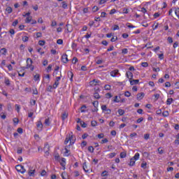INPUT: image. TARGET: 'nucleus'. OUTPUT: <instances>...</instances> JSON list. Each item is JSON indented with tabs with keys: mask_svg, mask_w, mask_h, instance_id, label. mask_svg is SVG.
<instances>
[{
	"mask_svg": "<svg viewBox=\"0 0 179 179\" xmlns=\"http://www.w3.org/2000/svg\"><path fill=\"white\" fill-rule=\"evenodd\" d=\"M117 40H118V37L117 36H113L111 39H110V41L112 43H114L115 41H117Z\"/></svg>",
	"mask_w": 179,
	"mask_h": 179,
	"instance_id": "44",
	"label": "nucleus"
},
{
	"mask_svg": "<svg viewBox=\"0 0 179 179\" xmlns=\"http://www.w3.org/2000/svg\"><path fill=\"white\" fill-rule=\"evenodd\" d=\"M32 65H33V60H31V58H27L26 69H30L31 71H34V66H32Z\"/></svg>",
	"mask_w": 179,
	"mask_h": 179,
	"instance_id": "1",
	"label": "nucleus"
},
{
	"mask_svg": "<svg viewBox=\"0 0 179 179\" xmlns=\"http://www.w3.org/2000/svg\"><path fill=\"white\" fill-rule=\"evenodd\" d=\"M127 77L129 80H132V78H134V74L131 71H127L126 73Z\"/></svg>",
	"mask_w": 179,
	"mask_h": 179,
	"instance_id": "8",
	"label": "nucleus"
},
{
	"mask_svg": "<svg viewBox=\"0 0 179 179\" xmlns=\"http://www.w3.org/2000/svg\"><path fill=\"white\" fill-rule=\"evenodd\" d=\"M142 121H143V117H140L136 120V123L137 124H141V122H142Z\"/></svg>",
	"mask_w": 179,
	"mask_h": 179,
	"instance_id": "52",
	"label": "nucleus"
},
{
	"mask_svg": "<svg viewBox=\"0 0 179 179\" xmlns=\"http://www.w3.org/2000/svg\"><path fill=\"white\" fill-rule=\"evenodd\" d=\"M5 83L6 85V86H10V81L9 80V79H6Z\"/></svg>",
	"mask_w": 179,
	"mask_h": 179,
	"instance_id": "49",
	"label": "nucleus"
},
{
	"mask_svg": "<svg viewBox=\"0 0 179 179\" xmlns=\"http://www.w3.org/2000/svg\"><path fill=\"white\" fill-rule=\"evenodd\" d=\"M17 131L18 132V134H23V129L20 127L17 129Z\"/></svg>",
	"mask_w": 179,
	"mask_h": 179,
	"instance_id": "62",
	"label": "nucleus"
},
{
	"mask_svg": "<svg viewBox=\"0 0 179 179\" xmlns=\"http://www.w3.org/2000/svg\"><path fill=\"white\" fill-rule=\"evenodd\" d=\"M62 5L63 9H66V8H68V3H66V1H62Z\"/></svg>",
	"mask_w": 179,
	"mask_h": 179,
	"instance_id": "23",
	"label": "nucleus"
},
{
	"mask_svg": "<svg viewBox=\"0 0 179 179\" xmlns=\"http://www.w3.org/2000/svg\"><path fill=\"white\" fill-rule=\"evenodd\" d=\"M94 108H97V107H99V101H95L92 103Z\"/></svg>",
	"mask_w": 179,
	"mask_h": 179,
	"instance_id": "29",
	"label": "nucleus"
},
{
	"mask_svg": "<svg viewBox=\"0 0 179 179\" xmlns=\"http://www.w3.org/2000/svg\"><path fill=\"white\" fill-rule=\"evenodd\" d=\"M57 44H59V45H62V44H64V41H63L62 39H58V40L57 41Z\"/></svg>",
	"mask_w": 179,
	"mask_h": 179,
	"instance_id": "51",
	"label": "nucleus"
},
{
	"mask_svg": "<svg viewBox=\"0 0 179 179\" xmlns=\"http://www.w3.org/2000/svg\"><path fill=\"white\" fill-rule=\"evenodd\" d=\"M58 85H59V81L55 80L52 85L53 89H57V87H58Z\"/></svg>",
	"mask_w": 179,
	"mask_h": 179,
	"instance_id": "21",
	"label": "nucleus"
},
{
	"mask_svg": "<svg viewBox=\"0 0 179 179\" xmlns=\"http://www.w3.org/2000/svg\"><path fill=\"white\" fill-rule=\"evenodd\" d=\"M31 19H32V17L31 16H29V17H27L26 18V23H30V22H31Z\"/></svg>",
	"mask_w": 179,
	"mask_h": 179,
	"instance_id": "34",
	"label": "nucleus"
},
{
	"mask_svg": "<svg viewBox=\"0 0 179 179\" xmlns=\"http://www.w3.org/2000/svg\"><path fill=\"white\" fill-rule=\"evenodd\" d=\"M64 150H66L65 152H64V156H66V157H68V156H69V155H71V153H70V150L68 149V146H66L65 148H64Z\"/></svg>",
	"mask_w": 179,
	"mask_h": 179,
	"instance_id": "12",
	"label": "nucleus"
},
{
	"mask_svg": "<svg viewBox=\"0 0 179 179\" xmlns=\"http://www.w3.org/2000/svg\"><path fill=\"white\" fill-rule=\"evenodd\" d=\"M118 72H119V71L117 69L112 71L110 72V76H113V78H115V76H117V75H118Z\"/></svg>",
	"mask_w": 179,
	"mask_h": 179,
	"instance_id": "10",
	"label": "nucleus"
},
{
	"mask_svg": "<svg viewBox=\"0 0 179 179\" xmlns=\"http://www.w3.org/2000/svg\"><path fill=\"white\" fill-rule=\"evenodd\" d=\"M92 127H97V122L96 120H93L91 122Z\"/></svg>",
	"mask_w": 179,
	"mask_h": 179,
	"instance_id": "38",
	"label": "nucleus"
},
{
	"mask_svg": "<svg viewBox=\"0 0 179 179\" xmlns=\"http://www.w3.org/2000/svg\"><path fill=\"white\" fill-rule=\"evenodd\" d=\"M67 118H68V113H66V112L63 113L62 115V121H65V120H66Z\"/></svg>",
	"mask_w": 179,
	"mask_h": 179,
	"instance_id": "14",
	"label": "nucleus"
},
{
	"mask_svg": "<svg viewBox=\"0 0 179 179\" xmlns=\"http://www.w3.org/2000/svg\"><path fill=\"white\" fill-rule=\"evenodd\" d=\"M71 142V138H69V137H66L65 141H64V145H68V143Z\"/></svg>",
	"mask_w": 179,
	"mask_h": 179,
	"instance_id": "40",
	"label": "nucleus"
},
{
	"mask_svg": "<svg viewBox=\"0 0 179 179\" xmlns=\"http://www.w3.org/2000/svg\"><path fill=\"white\" fill-rule=\"evenodd\" d=\"M106 99H111L113 97V95H111V93L108 92L106 94Z\"/></svg>",
	"mask_w": 179,
	"mask_h": 179,
	"instance_id": "41",
	"label": "nucleus"
},
{
	"mask_svg": "<svg viewBox=\"0 0 179 179\" xmlns=\"http://www.w3.org/2000/svg\"><path fill=\"white\" fill-rule=\"evenodd\" d=\"M167 41H169V43L170 44L173 43V38L169 36V37H168Z\"/></svg>",
	"mask_w": 179,
	"mask_h": 179,
	"instance_id": "60",
	"label": "nucleus"
},
{
	"mask_svg": "<svg viewBox=\"0 0 179 179\" xmlns=\"http://www.w3.org/2000/svg\"><path fill=\"white\" fill-rule=\"evenodd\" d=\"M38 44L39 45H44L45 44V41H39Z\"/></svg>",
	"mask_w": 179,
	"mask_h": 179,
	"instance_id": "58",
	"label": "nucleus"
},
{
	"mask_svg": "<svg viewBox=\"0 0 179 179\" xmlns=\"http://www.w3.org/2000/svg\"><path fill=\"white\" fill-rule=\"evenodd\" d=\"M71 134H69V139H70V145H73L75 143L74 141H72V139H73V135H72V132Z\"/></svg>",
	"mask_w": 179,
	"mask_h": 179,
	"instance_id": "15",
	"label": "nucleus"
},
{
	"mask_svg": "<svg viewBox=\"0 0 179 179\" xmlns=\"http://www.w3.org/2000/svg\"><path fill=\"white\" fill-rule=\"evenodd\" d=\"M97 83H100V80L94 79L93 80L90 82V86H97Z\"/></svg>",
	"mask_w": 179,
	"mask_h": 179,
	"instance_id": "4",
	"label": "nucleus"
},
{
	"mask_svg": "<svg viewBox=\"0 0 179 179\" xmlns=\"http://www.w3.org/2000/svg\"><path fill=\"white\" fill-rule=\"evenodd\" d=\"M68 76L70 78L71 82H73V73L72 71L68 72Z\"/></svg>",
	"mask_w": 179,
	"mask_h": 179,
	"instance_id": "13",
	"label": "nucleus"
},
{
	"mask_svg": "<svg viewBox=\"0 0 179 179\" xmlns=\"http://www.w3.org/2000/svg\"><path fill=\"white\" fill-rule=\"evenodd\" d=\"M145 97V93L141 92L137 94V100H142Z\"/></svg>",
	"mask_w": 179,
	"mask_h": 179,
	"instance_id": "9",
	"label": "nucleus"
},
{
	"mask_svg": "<svg viewBox=\"0 0 179 179\" xmlns=\"http://www.w3.org/2000/svg\"><path fill=\"white\" fill-rule=\"evenodd\" d=\"M104 89H105V90H111V86L109 85H106L104 86Z\"/></svg>",
	"mask_w": 179,
	"mask_h": 179,
	"instance_id": "43",
	"label": "nucleus"
},
{
	"mask_svg": "<svg viewBox=\"0 0 179 179\" xmlns=\"http://www.w3.org/2000/svg\"><path fill=\"white\" fill-rule=\"evenodd\" d=\"M83 169L85 173H89V170H86L87 169V165H86V162H85L83 164Z\"/></svg>",
	"mask_w": 179,
	"mask_h": 179,
	"instance_id": "18",
	"label": "nucleus"
},
{
	"mask_svg": "<svg viewBox=\"0 0 179 179\" xmlns=\"http://www.w3.org/2000/svg\"><path fill=\"white\" fill-rule=\"evenodd\" d=\"M43 150L45 153V155H47L48 156V155L50 154V145H45V147L43 148Z\"/></svg>",
	"mask_w": 179,
	"mask_h": 179,
	"instance_id": "7",
	"label": "nucleus"
},
{
	"mask_svg": "<svg viewBox=\"0 0 179 179\" xmlns=\"http://www.w3.org/2000/svg\"><path fill=\"white\" fill-rule=\"evenodd\" d=\"M22 41H24V43L29 41V37L27 36L22 37Z\"/></svg>",
	"mask_w": 179,
	"mask_h": 179,
	"instance_id": "50",
	"label": "nucleus"
},
{
	"mask_svg": "<svg viewBox=\"0 0 179 179\" xmlns=\"http://www.w3.org/2000/svg\"><path fill=\"white\" fill-rule=\"evenodd\" d=\"M80 124L82 128H87V124H86V123H85V122H83V121H80Z\"/></svg>",
	"mask_w": 179,
	"mask_h": 179,
	"instance_id": "22",
	"label": "nucleus"
},
{
	"mask_svg": "<svg viewBox=\"0 0 179 179\" xmlns=\"http://www.w3.org/2000/svg\"><path fill=\"white\" fill-rule=\"evenodd\" d=\"M92 10H93V12H97V10H99V7H97V6H94L92 8Z\"/></svg>",
	"mask_w": 179,
	"mask_h": 179,
	"instance_id": "55",
	"label": "nucleus"
},
{
	"mask_svg": "<svg viewBox=\"0 0 179 179\" xmlns=\"http://www.w3.org/2000/svg\"><path fill=\"white\" fill-rule=\"evenodd\" d=\"M88 150L90 152V153H93L94 152V148H93V146H89Z\"/></svg>",
	"mask_w": 179,
	"mask_h": 179,
	"instance_id": "36",
	"label": "nucleus"
},
{
	"mask_svg": "<svg viewBox=\"0 0 179 179\" xmlns=\"http://www.w3.org/2000/svg\"><path fill=\"white\" fill-rule=\"evenodd\" d=\"M0 52L2 54V55H6V52H8V50L6 48H3L0 50Z\"/></svg>",
	"mask_w": 179,
	"mask_h": 179,
	"instance_id": "16",
	"label": "nucleus"
},
{
	"mask_svg": "<svg viewBox=\"0 0 179 179\" xmlns=\"http://www.w3.org/2000/svg\"><path fill=\"white\" fill-rule=\"evenodd\" d=\"M173 101H174V100L173 99V98H169L166 101V104L167 106H170V104H171V103H173Z\"/></svg>",
	"mask_w": 179,
	"mask_h": 179,
	"instance_id": "19",
	"label": "nucleus"
},
{
	"mask_svg": "<svg viewBox=\"0 0 179 179\" xmlns=\"http://www.w3.org/2000/svg\"><path fill=\"white\" fill-rule=\"evenodd\" d=\"M130 85L131 86H134V85H138V83H139V80H130Z\"/></svg>",
	"mask_w": 179,
	"mask_h": 179,
	"instance_id": "11",
	"label": "nucleus"
},
{
	"mask_svg": "<svg viewBox=\"0 0 179 179\" xmlns=\"http://www.w3.org/2000/svg\"><path fill=\"white\" fill-rule=\"evenodd\" d=\"M129 165L130 166H135V159H134V158H131V159H130V163L129 164Z\"/></svg>",
	"mask_w": 179,
	"mask_h": 179,
	"instance_id": "20",
	"label": "nucleus"
},
{
	"mask_svg": "<svg viewBox=\"0 0 179 179\" xmlns=\"http://www.w3.org/2000/svg\"><path fill=\"white\" fill-rule=\"evenodd\" d=\"M123 13H124L125 15L129 13V10L128 8H123Z\"/></svg>",
	"mask_w": 179,
	"mask_h": 179,
	"instance_id": "47",
	"label": "nucleus"
},
{
	"mask_svg": "<svg viewBox=\"0 0 179 179\" xmlns=\"http://www.w3.org/2000/svg\"><path fill=\"white\" fill-rule=\"evenodd\" d=\"M94 99H96V100L101 99V96L99 94V92L94 93Z\"/></svg>",
	"mask_w": 179,
	"mask_h": 179,
	"instance_id": "17",
	"label": "nucleus"
},
{
	"mask_svg": "<svg viewBox=\"0 0 179 179\" xmlns=\"http://www.w3.org/2000/svg\"><path fill=\"white\" fill-rule=\"evenodd\" d=\"M78 58L77 57H73V60H72V63L73 64H76V62H78Z\"/></svg>",
	"mask_w": 179,
	"mask_h": 179,
	"instance_id": "63",
	"label": "nucleus"
},
{
	"mask_svg": "<svg viewBox=\"0 0 179 179\" xmlns=\"http://www.w3.org/2000/svg\"><path fill=\"white\" fill-rule=\"evenodd\" d=\"M139 153L137 152L135 154V155L134 156L133 159H134L135 160H138L139 159Z\"/></svg>",
	"mask_w": 179,
	"mask_h": 179,
	"instance_id": "33",
	"label": "nucleus"
},
{
	"mask_svg": "<svg viewBox=\"0 0 179 179\" xmlns=\"http://www.w3.org/2000/svg\"><path fill=\"white\" fill-rule=\"evenodd\" d=\"M117 112H118V114H119L120 115H122L123 114H125V110H122V109H119V110H117Z\"/></svg>",
	"mask_w": 179,
	"mask_h": 179,
	"instance_id": "30",
	"label": "nucleus"
},
{
	"mask_svg": "<svg viewBox=\"0 0 179 179\" xmlns=\"http://www.w3.org/2000/svg\"><path fill=\"white\" fill-rule=\"evenodd\" d=\"M126 26H127V27H129V29H135V26H134L132 24H129V23H127Z\"/></svg>",
	"mask_w": 179,
	"mask_h": 179,
	"instance_id": "45",
	"label": "nucleus"
},
{
	"mask_svg": "<svg viewBox=\"0 0 179 179\" xmlns=\"http://www.w3.org/2000/svg\"><path fill=\"white\" fill-rule=\"evenodd\" d=\"M110 159H113V157H115L117 156V153L115 152H111L108 155Z\"/></svg>",
	"mask_w": 179,
	"mask_h": 179,
	"instance_id": "27",
	"label": "nucleus"
},
{
	"mask_svg": "<svg viewBox=\"0 0 179 179\" xmlns=\"http://www.w3.org/2000/svg\"><path fill=\"white\" fill-rule=\"evenodd\" d=\"M51 69H52V65L50 64L47 68V72L48 73L50 72Z\"/></svg>",
	"mask_w": 179,
	"mask_h": 179,
	"instance_id": "48",
	"label": "nucleus"
},
{
	"mask_svg": "<svg viewBox=\"0 0 179 179\" xmlns=\"http://www.w3.org/2000/svg\"><path fill=\"white\" fill-rule=\"evenodd\" d=\"M124 157H127V153H125V152H121L120 153V158L121 159H124Z\"/></svg>",
	"mask_w": 179,
	"mask_h": 179,
	"instance_id": "39",
	"label": "nucleus"
},
{
	"mask_svg": "<svg viewBox=\"0 0 179 179\" xmlns=\"http://www.w3.org/2000/svg\"><path fill=\"white\" fill-rule=\"evenodd\" d=\"M34 79L35 82H37V80H40V74H36L34 76Z\"/></svg>",
	"mask_w": 179,
	"mask_h": 179,
	"instance_id": "24",
	"label": "nucleus"
},
{
	"mask_svg": "<svg viewBox=\"0 0 179 179\" xmlns=\"http://www.w3.org/2000/svg\"><path fill=\"white\" fill-rule=\"evenodd\" d=\"M87 136H89V134H87V133H85L84 134H83L82 138L86 139Z\"/></svg>",
	"mask_w": 179,
	"mask_h": 179,
	"instance_id": "61",
	"label": "nucleus"
},
{
	"mask_svg": "<svg viewBox=\"0 0 179 179\" xmlns=\"http://www.w3.org/2000/svg\"><path fill=\"white\" fill-rule=\"evenodd\" d=\"M97 137L99 138V139H101L104 138V134H99L97 135Z\"/></svg>",
	"mask_w": 179,
	"mask_h": 179,
	"instance_id": "57",
	"label": "nucleus"
},
{
	"mask_svg": "<svg viewBox=\"0 0 179 179\" xmlns=\"http://www.w3.org/2000/svg\"><path fill=\"white\" fill-rule=\"evenodd\" d=\"M36 172V170H29L28 172L29 176L31 177V176H34V173Z\"/></svg>",
	"mask_w": 179,
	"mask_h": 179,
	"instance_id": "26",
	"label": "nucleus"
},
{
	"mask_svg": "<svg viewBox=\"0 0 179 179\" xmlns=\"http://www.w3.org/2000/svg\"><path fill=\"white\" fill-rule=\"evenodd\" d=\"M175 14L176 15L177 17L179 19V8H175Z\"/></svg>",
	"mask_w": 179,
	"mask_h": 179,
	"instance_id": "32",
	"label": "nucleus"
},
{
	"mask_svg": "<svg viewBox=\"0 0 179 179\" xmlns=\"http://www.w3.org/2000/svg\"><path fill=\"white\" fill-rule=\"evenodd\" d=\"M62 61L64 62V64H68L69 59H68V55L64 54L62 56Z\"/></svg>",
	"mask_w": 179,
	"mask_h": 179,
	"instance_id": "3",
	"label": "nucleus"
},
{
	"mask_svg": "<svg viewBox=\"0 0 179 179\" xmlns=\"http://www.w3.org/2000/svg\"><path fill=\"white\" fill-rule=\"evenodd\" d=\"M101 110H102L103 111H106V110H107V106H106V105H102V106H101Z\"/></svg>",
	"mask_w": 179,
	"mask_h": 179,
	"instance_id": "59",
	"label": "nucleus"
},
{
	"mask_svg": "<svg viewBox=\"0 0 179 179\" xmlns=\"http://www.w3.org/2000/svg\"><path fill=\"white\" fill-rule=\"evenodd\" d=\"M15 169L17 170V171H18V173H21L22 174H24V173H26V169H24V166L22 165H17L15 166Z\"/></svg>",
	"mask_w": 179,
	"mask_h": 179,
	"instance_id": "2",
	"label": "nucleus"
},
{
	"mask_svg": "<svg viewBox=\"0 0 179 179\" xmlns=\"http://www.w3.org/2000/svg\"><path fill=\"white\" fill-rule=\"evenodd\" d=\"M149 138H150V134H144V139H145V141H148V139H149Z\"/></svg>",
	"mask_w": 179,
	"mask_h": 179,
	"instance_id": "42",
	"label": "nucleus"
},
{
	"mask_svg": "<svg viewBox=\"0 0 179 179\" xmlns=\"http://www.w3.org/2000/svg\"><path fill=\"white\" fill-rule=\"evenodd\" d=\"M30 104H31V106H36V100L31 99L30 101Z\"/></svg>",
	"mask_w": 179,
	"mask_h": 179,
	"instance_id": "56",
	"label": "nucleus"
},
{
	"mask_svg": "<svg viewBox=\"0 0 179 179\" xmlns=\"http://www.w3.org/2000/svg\"><path fill=\"white\" fill-rule=\"evenodd\" d=\"M18 23H19V20H15L13 22V26L16 27V26H17Z\"/></svg>",
	"mask_w": 179,
	"mask_h": 179,
	"instance_id": "53",
	"label": "nucleus"
},
{
	"mask_svg": "<svg viewBox=\"0 0 179 179\" xmlns=\"http://www.w3.org/2000/svg\"><path fill=\"white\" fill-rule=\"evenodd\" d=\"M66 164V159L65 158H62L60 165L63 167V170H65Z\"/></svg>",
	"mask_w": 179,
	"mask_h": 179,
	"instance_id": "5",
	"label": "nucleus"
},
{
	"mask_svg": "<svg viewBox=\"0 0 179 179\" xmlns=\"http://www.w3.org/2000/svg\"><path fill=\"white\" fill-rule=\"evenodd\" d=\"M124 96L125 97H131V92H129V91H126L124 92Z\"/></svg>",
	"mask_w": 179,
	"mask_h": 179,
	"instance_id": "37",
	"label": "nucleus"
},
{
	"mask_svg": "<svg viewBox=\"0 0 179 179\" xmlns=\"http://www.w3.org/2000/svg\"><path fill=\"white\" fill-rule=\"evenodd\" d=\"M141 66H143V68H148V66H149V64H148V62H142Z\"/></svg>",
	"mask_w": 179,
	"mask_h": 179,
	"instance_id": "35",
	"label": "nucleus"
},
{
	"mask_svg": "<svg viewBox=\"0 0 179 179\" xmlns=\"http://www.w3.org/2000/svg\"><path fill=\"white\" fill-rule=\"evenodd\" d=\"M50 117H48L45 120V124H46L48 127H50Z\"/></svg>",
	"mask_w": 179,
	"mask_h": 179,
	"instance_id": "28",
	"label": "nucleus"
},
{
	"mask_svg": "<svg viewBox=\"0 0 179 179\" xmlns=\"http://www.w3.org/2000/svg\"><path fill=\"white\" fill-rule=\"evenodd\" d=\"M85 108H87L86 105H83L80 108V112L81 113H85L86 110H85Z\"/></svg>",
	"mask_w": 179,
	"mask_h": 179,
	"instance_id": "31",
	"label": "nucleus"
},
{
	"mask_svg": "<svg viewBox=\"0 0 179 179\" xmlns=\"http://www.w3.org/2000/svg\"><path fill=\"white\" fill-rule=\"evenodd\" d=\"M122 54H124V55L128 54V49H127V48L122 49Z\"/></svg>",
	"mask_w": 179,
	"mask_h": 179,
	"instance_id": "46",
	"label": "nucleus"
},
{
	"mask_svg": "<svg viewBox=\"0 0 179 179\" xmlns=\"http://www.w3.org/2000/svg\"><path fill=\"white\" fill-rule=\"evenodd\" d=\"M87 145V142H86L85 141H83L82 143H81V146L82 148H85V146H86Z\"/></svg>",
	"mask_w": 179,
	"mask_h": 179,
	"instance_id": "54",
	"label": "nucleus"
},
{
	"mask_svg": "<svg viewBox=\"0 0 179 179\" xmlns=\"http://www.w3.org/2000/svg\"><path fill=\"white\" fill-rule=\"evenodd\" d=\"M38 131H43V123L41 121H38L36 124Z\"/></svg>",
	"mask_w": 179,
	"mask_h": 179,
	"instance_id": "6",
	"label": "nucleus"
},
{
	"mask_svg": "<svg viewBox=\"0 0 179 179\" xmlns=\"http://www.w3.org/2000/svg\"><path fill=\"white\" fill-rule=\"evenodd\" d=\"M6 10L8 13H12V12H13V9L11 7H7Z\"/></svg>",
	"mask_w": 179,
	"mask_h": 179,
	"instance_id": "25",
	"label": "nucleus"
},
{
	"mask_svg": "<svg viewBox=\"0 0 179 179\" xmlns=\"http://www.w3.org/2000/svg\"><path fill=\"white\" fill-rule=\"evenodd\" d=\"M164 117H169V111H165L162 113Z\"/></svg>",
	"mask_w": 179,
	"mask_h": 179,
	"instance_id": "64",
	"label": "nucleus"
}]
</instances>
